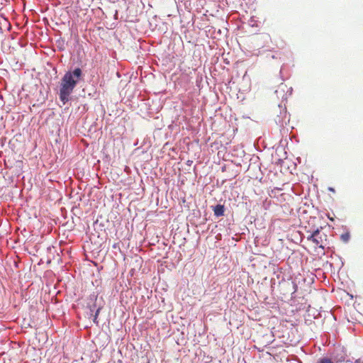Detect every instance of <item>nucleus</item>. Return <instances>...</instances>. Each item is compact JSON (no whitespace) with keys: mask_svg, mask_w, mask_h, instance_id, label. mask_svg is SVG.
I'll list each match as a JSON object with an SVG mask.
<instances>
[{"mask_svg":"<svg viewBox=\"0 0 363 363\" xmlns=\"http://www.w3.org/2000/svg\"><path fill=\"white\" fill-rule=\"evenodd\" d=\"M289 94L291 95V92H292V88H291H291H289Z\"/></svg>","mask_w":363,"mask_h":363,"instance_id":"obj_14","label":"nucleus"},{"mask_svg":"<svg viewBox=\"0 0 363 363\" xmlns=\"http://www.w3.org/2000/svg\"><path fill=\"white\" fill-rule=\"evenodd\" d=\"M354 363H363V360L361 359H358L355 360Z\"/></svg>","mask_w":363,"mask_h":363,"instance_id":"obj_12","label":"nucleus"},{"mask_svg":"<svg viewBox=\"0 0 363 363\" xmlns=\"http://www.w3.org/2000/svg\"><path fill=\"white\" fill-rule=\"evenodd\" d=\"M316 363H335L332 359L328 357H323L318 360Z\"/></svg>","mask_w":363,"mask_h":363,"instance_id":"obj_9","label":"nucleus"},{"mask_svg":"<svg viewBox=\"0 0 363 363\" xmlns=\"http://www.w3.org/2000/svg\"><path fill=\"white\" fill-rule=\"evenodd\" d=\"M101 309V306H99L96 308V311L94 312V315L92 314V315L94 316L93 321L96 324H98L97 319H98V316H99Z\"/></svg>","mask_w":363,"mask_h":363,"instance_id":"obj_8","label":"nucleus"},{"mask_svg":"<svg viewBox=\"0 0 363 363\" xmlns=\"http://www.w3.org/2000/svg\"><path fill=\"white\" fill-rule=\"evenodd\" d=\"M319 235V229L317 228L310 235L307 237V240L309 241H311L312 242H314V239Z\"/></svg>","mask_w":363,"mask_h":363,"instance_id":"obj_7","label":"nucleus"},{"mask_svg":"<svg viewBox=\"0 0 363 363\" xmlns=\"http://www.w3.org/2000/svg\"><path fill=\"white\" fill-rule=\"evenodd\" d=\"M214 216L216 217H220L224 215L225 212V207L223 205L221 204H217L213 208Z\"/></svg>","mask_w":363,"mask_h":363,"instance_id":"obj_5","label":"nucleus"},{"mask_svg":"<svg viewBox=\"0 0 363 363\" xmlns=\"http://www.w3.org/2000/svg\"><path fill=\"white\" fill-rule=\"evenodd\" d=\"M328 190H329V191H332V192H335V189H334V188H333V187H329V188H328Z\"/></svg>","mask_w":363,"mask_h":363,"instance_id":"obj_13","label":"nucleus"},{"mask_svg":"<svg viewBox=\"0 0 363 363\" xmlns=\"http://www.w3.org/2000/svg\"><path fill=\"white\" fill-rule=\"evenodd\" d=\"M350 238V235L349 233H345L341 235V240L344 242H347L349 241Z\"/></svg>","mask_w":363,"mask_h":363,"instance_id":"obj_10","label":"nucleus"},{"mask_svg":"<svg viewBox=\"0 0 363 363\" xmlns=\"http://www.w3.org/2000/svg\"><path fill=\"white\" fill-rule=\"evenodd\" d=\"M279 114L276 116L274 120L278 125L282 127L289 122V115L288 114L285 107L283 108L281 105H279Z\"/></svg>","mask_w":363,"mask_h":363,"instance_id":"obj_2","label":"nucleus"},{"mask_svg":"<svg viewBox=\"0 0 363 363\" xmlns=\"http://www.w3.org/2000/svg\"><path fill=\"white\" fill-rule=\"evenodd\" d=\"M326 238L325 234H320L319 233V235H318L315 239H314V244L318 245L320 248L324 249V246L323 245V238Z\"/></svg>","mask_w":363,"mask_h":363,"instance_id":"obj_6","label":"nucleus"},{"mask_svg":"<svg viewBox=\"0 0 363 363\" xmlns=\"http://www.w3.org/2000/svg\"><path fill=\"white\" fill-rule=\"evenodd\" d=\"M286 85H284V84H281V85H280V86H279V90H277V91H276V94H278V93H279L280 91H283V92H284V87H286Z\"/></svg>","mask_w":363,"mask_h":363,"instance_id":"obj_11","label":"nucleus"},{"mask_svg":"<svg viewBox=\"0 0 363 363\" xmlns=\"http://www.w3.org/2000/svg\"><path fill=\"white\" fill-rule=\"evenodd\" d=\"M333 362L342 363L346 361L347 354L344 349H336L332 355Z\"/></svg>","mask_w":363,"mask_h":363,"instance_id":"obj_3","label":"nucleus"},{"mask_svg":"<svg viewBox=\"0 0 363 363\" xmlns=\"http://www.w3.org/2000/svg\"><path fill=\"white\" fill-rule=\"evenodd\" d=\"M83 72L81 68L76 67L65 72L61 79L59 91V98L62 104H66L70 99L77 84L83 79Z\"/></svg>","mask_w":363,"mask_h":363,"instance_id":"obj_1","label":"nucleus"},{"mask_svg":"<svg viewBox=\"0 0 363 363\" xmlns=\"http://www.w3.org/2000/svg\"><path fill=\"white\" fill-rule=\"evenodd\" d=\"M97 295L94 293L89 295L87 301V308L90 311V315H92L93 313L96 311V308L99 306H97Z\"/></svg>","mask_w":363,"mask_h":363,"instance_id":"obj_4","label":"nucleus"}]
</instances>
